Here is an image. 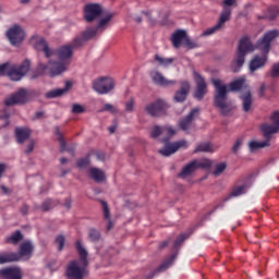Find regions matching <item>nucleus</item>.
I'll list each match as a JSON object with an SVG mask.
<instances>
[{
  "instance_id": "1",
  "label": "nucleus",
  "mask_w": 279,
  "mask_h": 279,
  "mask_svg": "<svg viewBox=\"0 0 279 279\" xmlns=\"http://www.w3.org/2000/svg\"><path fill=\"white\" fill-rule=\"evenodd\" d=\"M278 37V29L268 31L256 43L255 46L254 44H252L248 37H242L239 41L236 54L231 62V71L233 73H239V71L243 69V64H245V57L247 56V53H252L254 49H259V51H262V53H265V56L256 54L255 57H253L250 62V71L251 73H254L255 71H258V69H263V66L267 64V53H269L271 49V43Z\"/></svg>"
},
{
  "instance_id": "2",
  "label": "nucleus",
  "mask_w": 279,
  "mask_h": 279,
  "mask_svg": "<svg viewBox=\"0 0 279 279\" xmlns=\"http://www.w3.org/2000/svg\"><path fill=\"white\" fill-rule=\"evenodd\" d=\"M211 84L215 87L214 105L220 110L222 117H228L232 112V102L228 99V93H236L245 86V77L236 78L228 85L219 78H213Z\"/></svg>"
},
{
  "instance_id": "3",
  "label": "nucleus",
  "mask_w": 279,
  "mask_h": 279,
  "mask_svg": "<svg viewBox=\"0 0 279 279\" xmlns=\"http://www.w3.org/2000/svg\"><path fill=\"white\" fill-rule=\"evenodd\" d=\"M74 247L80 256V259L71 260L65 268V278L68 279H84L88 276L86 267H88V252L82 244V240H76Z\"/></svg>"
},
{
  "instance_id": "4",
  "label": "nucleus",
  "mask_w": 279,
  "mask_h": 279,
  "mask_svg": "<svg viewBox=\"0 0 279 279\" xmlns=\"http://www.w3.org/2000/svg\"><path fill=\"white\" fill-rule=\"evenodd\" d=\"M270 120L272 121V124H263L262 125V132H263L264 138H266V141L250 142L248 143L250 151L254 153V151H257V149H263V147H269V141H271V135L277 134V132H279V111H275L271 114Z\"/></svg>"
},
{
  "instance_id": "5",
  "label": "nucleus",
  "mask_w": 279,
  "mask_h": 279,
  "mask_svg": "<svg viewBox=\"0 0 279 279\" xmlns=\"http://www.w3.org/2000/svg\"><path fill=\"white\" fill-rule=\"evenodd\" d=\"M32 69V62L25 59L20 65H11L9 62L0 64V77H9L12 82H21Z\"/></svg>"
},
{
  "instance_id": "6",
  "label": "nucleus",
  "mask_w": 279,
  "mask_h": 279,
  "mask_svg": "<svg viewBox=\"0 0 279 279\" xmlns=\"http://www.w3.org/2000/svg\"><path fill=\"white\" fill-rule=\"evenodd\" d=\"M47 71L50 77H56L66 71V65L64 63L53 61H49L48 64L39 62L36 71L32 74L31 80H36L37 77H40V75L47 73Z\"/></svg>"
},
{
  "instance_id": "7",
  "label": "nucleus",
  "mask_w": 279,
  "mask_h": 279,
  "mask_svg": "<svg viewBox=\"0 0 279 279\" xmlns=\"http://www.w3.org/2000/svg\"><path fill=\"white\" fill-rule=\"evenodd\" d=\"M84 43H86V39H84L82 35L76 36L71 44L62 46L57 51H54V53L61 62H66L68 60H71L73 56V50L80 49V47H82Z\"/></svg>"
},
{
  "instance_id": "8",
  "label": "nucleus",
  "mask_w": 279,
  "mask_h": 279,
  "mask_svg": "<svg viewBox=\"0 0 279 279\" xmlns=\"http://www.w3.org/2000/svg\"><path fill=\"white\" fill-rule=\"evenodd\" d=\"M162 143L163 148L159 149L158 154L165 157L173 156V154H175L178 149H186L189 147V143L186 142V140L170 143L169 138H163Z\"/></svg>"
},
{
  "instance_id": "9",
  "label": "nucleus",
  "mask_w": 279,
  "mask_h": 279,
  "mask_svg": "<svg viewBox=\"0 0 279 279\" xmlns=\"http://www.w3.org/2000/svg\"><path fill=\"white\" fill-rule=\"evenodd\" d=\"M230 16H232V10L228 7H225L222 12L220 13V17L216 25L204 31L203 36H213L216 32H219L230 21Z\"/></svg>"
},
{
  "instance_id": "10",
  "label": "nucleus",
  "mask_w": 279,
  "mask_h": 279,
  "mask_svg": "<svg viewBox=\"0 0 279 279\" xmlns=\"http://www.w3.org/2000/svg\"><path fill=\"white\" fill-rule=\"evenodd\" d=\"M93 88L98 95H108L110 90H114V80L110 77H99L93 82Z\"/></svg>"
},
{
  "instance_id": "11",
  "label": "nucleus",
  "mask_w": 279,
  "mask_h": 279,
  "mask_svg": "<svg viewBox=\"0 0 279 279\" xmlns=\"http://www.w3.org/2000/svg\"><path fill=\"white\" fill-rule=\"evenodd\" d=\"M112 16H114V15L112 13H110L106 17L99 20L96 27L87 28L86 31H84L81 34V36L83 37L85 43L87 40H90V38H95V36H97V32H99V29H104V27H106V25H108L110 23V21H112Z\"/></svg>"
},
{
  "instance_id": "12",
  "label": "nucleus",
  "mask_w": 279,
  "mask_h": 279,
  "mask_svg": "<svg viewBox=\"0 0 279 279\" xmlns=\"http://www.w3.org/2000/svg\"><path fill=\"white\" fill-rule=\"evenodd\" d=\"M169 105L162 99H157L145 107L147 114L150 117H160L167 112Z\"/></svg>"
},
{
  "instance_id": "13",
  "label": "nucleus",
  "mask_w": 279,
  "mask_h": 279,
  "mask_svg": "<svg viewBox=\"0 0 279 279\" xmlns=\"http://www.w3.org/2000/svg\"><path fill=\"white\" fill-rule=\"evenodd\" d=\"M194 81L196 84V89L194 92V99H197L198 101H202L204 97L206 96V93H208V85L206 84V80L204 76H202L199 73L194 72Z\"/></svg>"
},
{
  "instance_id": "14",
  "label": "nucleus",
  "mask_w": 279,
  "mask_h": 279,
  "mask_svg": "<svg viewBox=\"0 0 279 279\" xmlns=\"http://www.w3.org/2000/svg\"><path fill=\"white\" fill-rule=\"evenodd\" d=\"M7 38L9 43L16 47V45H21L23 40H25V32L19 25H14L13 27L9 28L7 32Z\"/></svg>"
},
{
  "instance_id": "15",
  "label": "nucleus",
  "mask_w": 279,
  "mask_h": 279,
  "mask_svg": "<svg viewBox=\"0 0 279 279\" xmlns=\"http://www.w3.org/2000/svg\"><path fill=\"white\" fill-rule=\"evenodd\" d=\"M102 9L100 4L88 3L84 7V19L87 23H93L96 19L101 16Z\"/></svg>"
},
{
  "instance_id": "16",
  "label": "nucleus",
  "mask_w": 279,
  "mask_h": 279,
  "mask_svg": "<svg viewBox=\"0 0 279 279\" xmlns=\"http://www.w3.org/2000/svg\"><path fill=\"white\" fill-rule=\"evenodd\" d=\"M27 90L22 88L12 94L10 97L5 98L4 106H16L17 104H27Z\"/></svg>"
},
{
  "instance_id": "17",
  "label": "nucleus",
  "mask_w": 279,
  "mask_h": 279,
  "mask_svg": "<svg viewBox=\"0 0 279 279\" xmlns=\"http://www.w3.org/2000/svg\"><path fill=\"white\" fill-rule=\"evenodd\" d=\"M34 254V244L32 241L26 240L20 244L17 255V260H21L24 258V260H29L32 258V255Z\"/></svg>"
},
{
  "instance_id": "18",
  "label": "nucleus",
  "mask_w": 279,
  "mask_h": 279,
  "mask_svg": "<svg viewBox=\"0 0 279 279\" xmlns=\"http://www.w3.org/2000/svg\"><path fill=\"white\" fill-rule=\"evenodd\" d=\"M189 93H191V84L187 81H181L180 88L174 93V101L177 104H184L186 97H189Z\"/></svg>"
},
{
  "instance_id": "19",
  "label": "nucleus",
  "mask_w": 279,
  "mask_h": 279,
  "mask_svg": "<svg viewBox=\"0 0 279 279\" xmlns=\"http://www.w3.org/2000/svg\"><path fill=\"white\" fill-rule=\"evenodd\" d=\"M197 114H199V108L192 109L190 113L179 122L180 130H182L183 132H189Z\"/></svg>"
},
{
  "instance_id": "20",
  "label": "nucleus",
  "mask_w": 279,
  "mask_h": 279,
  "mask_svg": "<svg viewBox=\"0 0 279 279\" xmlns=\"http://www.w3.org/2000/svg\"><path fill=\"white\" fill-rule=\"evenodd\" d=\"M175 258H178V251H175L172 255H170L169 257H167L159 266L158 268L153 271L149 276L148 279L154 278V276H156L157 274H160L162 271H167L168 268H170L173 265V260H175Z\"/></svg>"
},
{
  "instance_id": "21",
  "label": "nucleus",
  "mask_w": 279,
  "mask_h": 279,
  "mask_svg": "<svg viewBox=\"0 0 279 279\" xmlns=\"http://www.w3.org/2000/svg\"><path fill=\"white\" fill-rule=\"evenodd\" d=\"M0 278L2 279H23L21 268L8 267L0 270Z\"/></svg>"
},
{
  "instance_id": "22",
  "label": "nucleus",
  "mask_w": 279,
  "mask_h": 279,
  "mask_svg": "<svg viewBox=\"0 0 279 279\" xmlns=\"http://www.w3.org/2000/svg\"><path fill=\"white\" fill-rule=\"evenodd\" d=\"M150 78L153 80L156 86H171L173 84H178L177 81H170L162 76V73L158 71L150 72Z\"/></svg>"
},
{
  "instance_id": "23",
  "label": "nucleus",
  "mask_w": 279,
  "mask_h": 279,
  "mask_svg": "<svg viewBox=\"0 0 279 279\" xmlns=\"http://www.w3.org/2000/svg\"><path fill=\"white\" fill-rule=\"evenodd\" d=\"M195 171H197V160H192L182 168L181 172L178 173V178L184 180L189 178V175H193Z\"/></svg>"
},
{
  "instance_id": "24",
  "label": "nucleus",
  "mask_w": 279,
  "mask_h": 279,
  "mask_svg": "<svg viewBox=\"0 0 279 279\" xmlns=\"http://www.w3.org/2000/svg\"><path fill=\"white\" fill-rule=\"evenodd\" d=\"M35 49H37V51H43V53H45L47 58H51V56H56V50H52L51 48H49V45L43 38L37 39L35 44Z\"/></svg>"
},
{
  "instance_id": "25",
  "label": "nucleus",
  "mask_w": 279,
  "mask_h": 279,
  "mask_svg": "<svg viewBox=\"0 0 279 279\" xmlns=\"http://www.w3.org/2000/svg\"><path fill=\"white\" fill-rule=\"evenodd\" d=\"M185 39H186V31L177 29L171 35L172 47H174V49H180V47L182 46V41Z\"/></svg>"
},
{
  "instance_id": "26",
  "label": "nucleus",
  "mask_w": 279,
  "mask_h": 279,
  "mask_svg": "<svg viewBox=\"0 0 279 279\" xmlns=\"http://www.w3.org/2000/svg\"><path fill=\"white\" fill-rule=\"evenodd\" d=\"M72 86H73V84L71 82L66 81L64 88L52 89V90L46 93L45 97H46V99H56L58 97H62V95H64V93H66Z\"/></svg>"
},
{
  "instance_id": "27",
  "label": "nucleus",
  "mask_w": 279,
  "mask_h": 279,
  "mask_svg": "<svg viewBox=\"0 0 279 279\" xmlns=\"http://www.w3.org/2000/svg\"><path fill=\"white\" fill-rule=\"evenodd\" d=\"M245 193H247V184L234 185L229 196L225 198V202L232 199V197H241V195H245Z\"/></svg>"
},
{
  "instance_id": "28",
  "label": "nucleus",
  "mask_w": 279,
  "mask_h": 279,
  "mask_svg": "<svg viewBox=\"0 0 279 279\" xmlns=\"http://www.w3.org/2000/svg\"><path fill=\"white\" fill-rule=\"evenodd\" d=\"M31 135H32V132L29 131V129H25V128L15 129V138L20 145L23 144L24 141H27V138H29Z\"/></svg>"
},
{
  "instance_id": "29",
  "label": "nucleus",
  "mask_w": 279,
  "mask_h": 279,
  "mask_svg": "<svg viewBox=\"0 0 279 279\" xmlns=\"http://www.w3.org/2000/svg\"><path fill=\"white\" fill-rule=\"evenodd\" d=\"M88 175L94 182H104L106 180V173L99 168H90Z\"/></svg>"
},
{
  "instance_id": "30",
  "label": "nucleus",
  "mask_w": 279,
  "mask_h": 279,
  "mask_svg": "<svg viewBox=\"0 0 279 279\" xmlns=\"http://www.w3.org/2000/svg\"><path fill=\"white\" fill-rule=\"evenodd\" d=\"M8 263H19V255L10 252L0 253V265H5Z\"/></svg>"
},
{
  "instance_id": "31",
  "label": "nucleus",
  "mask_w": 279,
  "mask_h": 279,
  "mask_svg": "<svg viewBox=\"0 0 279 279\" xmlns=\"http://www.w3.org/2000/svg\"><path fill=\"white\" fill-rule=\"evenodd\" d=\"M240 99L242 100V108L244 112H250L252 109V93L246 92L245 94H242L240 96Z\"/></svg>"
},
{
  "instance_id": "32",
  "label": "nucleus",
  "mask_w": 279,
  "mask_h": 279,
  "mask_svg": "<svg viewBox=\"0 0 279 279\" xmlns=\"http://www.w3.org/2000/svg\"><path fill=\"white\" fill-rule=\"evenodd\" d=\"M23 241V233L20 230L13 232L10 236H7L4 243H9L11 245H19Z\"/></svg>"
},
{
  "instance_id": "33",
  "label": "nucleus",
  "mask_w": 279,
  "mask_h": 279,
  "mask_svg": "<svg viewBox=\"0 0 279 279\" xmlns=\"http://www.w3.org/2000/svg\"><path fill=\"white\" fill-rule=\"evenodd\" d=\"M278 16L279 8L277 5H271L266 10L265 15L259 19H268V21H274L275 19H278Z\"/></svg>"
},
{
  "instance_id": "34",
  "label": "nucleus",
  "mask_w": 279,
  "mask_h": 279,
  "mask_svg": "<svg viewBox=\"0 0 279 279\" xmlns=\"http://www.w3.org/2000/svg\"><path fill=\"white\" fill-rule=\"evenodd\" d=\"M155 62H158L159 66H171L175 59L160 57V54H155Z\"/></svg>"
},
{
  "instance_id": "35",
  "label": "nucleus",
  "mask_w": 279,
  "mask_h": 279,
  "mask_svg": "<svg viewBox=\"0 0 279 279\" xmlns=\"http://www.w3.org/2000/svg\"><path fill=\"white\" fill-rule=\"evenodd\" d=\"M102 204V210H104V217L105 219H108L107 230L110 232L112 230V220H110V209L108 208L107 202H101Z\"/></svg>"
},
{
  "instance_id": "36",
  "label": "nucleus",
  "mask_w": 279,
  "mask_h": 279,
  "mask_svg": "<svg viewBox=\"0 0 279 279\" xmlns=\"http://www.w3.org/2000/svg\"><path fill=\"white\" fill-rule=\"evenodd\" d=\"M60 204L58 201H53L51 198L46 199L41 205V210L44 213H47L48 210H51V208H56Z\"/></svg>"
},
{
  "instance_id": "37",
  "label": "nucleus",
  "mask_w": 279,
  "mask_h": 279,
  "mask_svg": "<svg viewBox=\"0 0 279 279\" xmlns=\"http://www.w3.org/2000/svg\"><path fill=\"white\" fill-rule=\"evenodd\" d=\"M88 239L92 243L99 242V239H101V233L97 229H89L88 230Z\"/></svg>"
},
{
  "instance_id": "38",
  "label": "nucleus",
  "mask_w": 279,
  "mask_h": 279,
  "mask_svg": "<svg viewBox=\"0 0 279 279\" xmlns=\"http://www.w3.org/2000/svg\"><path fill=\"white\" fill-rule=\"evenodd\" d=\"M199 151H213V146L209 143H202L196 146L194 154H199Z\"/></svg>"
},
{
  "instance_id": "39",
  "label": "nucleus",
  "mask_w": 279,
  "mask_h": 279,
  "mask_svg": "<svg viewBox=\"0 0 279 279\" xmlns=\"http://www.w3.org/2000/svg\"><path fill=\"white\" fill-rule=\"evenodd\" d=\"M56 134H57V140L61 147V151H65L66 150V142L64 141L62 133H60V126H56Z\"/></svg>"
},
{
  "instance_id": "40",
  "label": "nucleus",
  "mask_w": 279,
  "mask_h": 279,
  "mask_svg": "<svg viewBox=\"0 0 279 279\" xmlns=\"http://www.w3.org/2000/svg\"><path fill=\"white\" fill-rule=\"evenodd\" d=\"M160 134H165V126L155 125L150 131L151 138H158Z\"/></svg>"
},
{
  "instance_id": "41",
  "label": "nucleus",
  "mask_w": 279,
  "mask_h": 279,
  "mask_svg": "<svg viewBox=\"0 0 279 279\" xmlns=\"http://www.w3.org/2000/svg\"><path fill=\"white\" fill-rule=\"evenodd\" d=\"M213 167V161L210 159H205L203 161L196 160V169H210Z\"/></svg>"
},
{
  "instance_id": "42",
  "label": "nucleus",
  "mask_w": 279,
  "mask_h": 279,
  "mask_svg": "<svg viewBox=\"0 0 279 279\" xmlns=\"http://www.w3.org/2000/svg\"><path fill=\"white\" fill-rule=\"evenodd\" d=\"M0 120L5 121L3 128H8L10 125V111L5 109L0 110Z\"/></svg>"
},
{
  "instance_id": "43",
  "label": "nucleus",
  "mask_w": 279,
  "mask_h": 279,
  "mask_svg": "<svg viewBox=\"0 0 279 279\" xmlns=\"http://www.w3.org/2000/svg\"><path fill=\"white\" fill-rule=\"evenodd\" d=\"M227 167H228V166L226 165V162L217 163V165L215 166L214 175H221V173H222L223 171H226V168H227Z\"/></svg>"
},
{
  "instance_id": "44",
  "label": "nucleus",
  "mask_w": 279,
  "mask_h": 279,
  "mask_svg": "<svg viewBox=\"0 0 279 279\" xmlns=\"http://www.w3.org/2000/svg\"><path fill=\"white\" fill-rule=\"evenodd\" d=\"M186 241V234H180L177 240L174 241L173 250H180V245Z\"/></svg>"
},
{
  "instance_id": "45",
  "label": "nucleus",
  "mask_w": 279,
  "mask_h": 279,
  "mask_svg": "<svg viewBox=\"0 0 279 279\" xmlns=\"http://www.w3.org/2000/svg\"><path fill=\"white\" fill-rule=\"evenodd\" d=\"M76 165L78 169H85V167H88V165H90V158L89 157L81 158L77 160Z\"/></svg>"
},
{
  "instance_id": "46",
  "label": "nucleus",
  "mask_w": 279,
  "mask_h": 279,
  "mask_svg": "<svg viewBox=\"0 0 279 279\" xmlns=\"http://www.w3.org/2000/svg\"><path fill=\"white\" fill-rule=\"evenodd\" d=\"M56 243L58 245V250L59 252H62V250H64V243H65V239H64V235H58L56 238Z\"/></svg>"
},
{
  "instance_id": "47",
  "label": "nucleus",
  "mask_w": 279,
  "mask_h": 279,
  "mask_svg": "<svg viewBox=\"0 0 279 279\" xmlns=\"http://www.w3.org/2000/svg\"><path fill=\"white\" fill-rule=\"evenodd\" d=\"M241 145H243V138H238L232 146L233 154H239V149H241Z\"/></svg>"
},
{
  "instance_id": "48",
  "label": "nucleus",
  "mask_w": 279,
  "mask_h": 279,
  "mask_svg": "<svg viewBox=\"0 0 279 279\" xmlns=\"http://www.w3.org/2000/svg\"><path fill=\"white\" fill-rule=\"evenodd\" d=\"M183 45L187 49H196V47H197V44H195V41H192L191 39H189V37H185Z\"/></svg>"
},
{
  "instance_id": "49",
  "label": "nucleus",
  "mask_w": 279,
  "mask_h": 279,
  "mask_svg": "<svg viewBox=\"0 0 279 279\" xmlns=\"http://www.w3.org/2000/svg\"><path fill=\"white\" fill-rule=\"evenodd\" d=\"M163 134H167L166 138H171V136H175V130L171 126H163Z\"/></svg>"
},
{
  "instance_id": "50",
  "label": "nucleus",
  "mask_w": 279,
  "mask_h": 279,
  "mask_svg": "<svg viewBox=\"0 0 279 279\" xmlns=\"http://www.w3.org/2000/svg\"><path fill=\"white\" fill-rule=\"evenodd\" d=\"M101 112H112L113 114H116L117 109L114 108V106H112L110 104H105L102 106Z\"/></svg>"
},
{
  "instance_id": "51",
  "label": "nucleus",
  "mask_w": 279,
  "mask_h": 279,
  "mask_svg": "<svg viewBox=\"0 0 279 279\" xmlns=\"http://www.w3.org/2000/svg\"><path fill=\"white\" fill-rule=\"evenodd\" d=\"M72 112L73 114H82V112H84V107H82V105H73L72 106Z\"/></svg>"
},
{
  "instance_id": "52",
  "label": "nucleus",
  "mask_w": 279,
  "mask_h": 279,
  "mask_svg": "<svg viewBox=\"0 0 279 279\" xmlns=\"http://www.w3.org/2000/svg\"><path fill=\"white\" fill-rule=\"evenodd\" d=\"M271 77H279V63H275L270 72Z\"/></svg>"
},
{
  "instance_id": "53",
  "label": "nucleus",
  "mask_w": 279,
  "mask_h": 279,
  "mask_svg": "<svg viewBox=\"0 0 279 279\" xmlns=\"http://www.w3.org/2000/svg\"><path fill=\"white\" fill-rule=\"evenodd\" d=\"M132 110H134V100L130 99L125 104V111L126 112H132Z\"/></svg>"
},
{
  "instance_id": "54",
  "label": "nucleus",
  "mask_w": 279,
  "mask_h": 279,
  "mask_svg": "<svg viewBox=\"0 0 279 279\" xmlns=\"http://www.w3.org/2000/svg\"><path fill=\"white\" fill-rule=\"evenodd\" d=\"M34 151V142H29L27 148L25 149V154H32Z\"/></svg>"
},
{
  "instance_id": "55",
  "label": "nucleus",
  "mask_w": 279,
  "mask_h": 279,
  "mask_svg": "<svg viewBox=\"0 0 279 279\" xmlns=\"http://www.w3.org/2000/svg\"><path fill=\"white\" fill-rule=\"evenodd\" d=\"M72 204H73V201H71V198H65L63 206H64V208L70 210Z\"/></svg>"
},
{
  "instance_id": "56",
  "label": "nucleus",
  "mask_w": 279,
  "mask_h": 279,
  "mask_svg": "<svg viewBox=\"0 0 279 279\" xmlns=\"http://www.w3.org/2000/svg\"><path fill=\"white\" fill-rule=\"evenodd\" d=\"M223 5L230 7L236 3V0H223Z\"/></svg>"
},
{
  "instance_id": "57",
  "label": "nucleus",
  "mask_w": 279,
  "mask_h": 279,
  "mask_svg": "<svg viewBox=\"0 0 279 279\" xmlns=\"http://www.w3.org/2000/svg\"><path fill=\"white\" fill-rule=\"evenodd\" d=\"M21 213H22L23 215H27V213H29V206L23 205V206L21 207Z\"/></svg>"
},
{
  "instance_id": "58",
  "label": "nucleus",
  "mask_w": 279,
  "mask_h": 279,
  "mask_svg": "<svg viewBox=\"0 0 279 279\" xmlns=\"http://www.w3.org/2000/svg\"><path fill=\"white\" fill-rule=\"evenodd\" d=\"M265 88H266V86H265V84H262L260 85V87H259V97H264L265 96Z\"/></svg>"
},
{
  "instance_id": "59",
  "label": "nucleus",
  "mask_w": 279,
  "mask_h": 279,
  "mask_svg": "<svg viewBox=\"0 0 279 279\" xmlns=\"http://www.w3.org/2000/svg\"><path fill=\"white\" fill-rule=\"evenodd\" d=\"M167 245H169V240H166V241L161 242L159 244V250H165V247H167Z\"/></svg>"
},
{
  "instance_id": "60",
  "label": "nucleus",
  "mask_w": 279,
  "mask_h": 279,
  "mask_svg": "<svg viewBox=\"0 0 279 279\" xmlns=\"http://www.w3.org/2000/svg\"><path fill=\"white\" fill-rule=\"evenodd\" d=\"M108 131L110 132V134H114V132H117V124L110 125L108 128Z\"/></svg>"
},
{
  "instance_id": "61",
  "label": "nucleus",
  "mask_w": 279,
  "mask_h": 279,
  "mask_svg": "<svg viewBox=\"0 0 279 279\" xmlns=\"http://www.w3.org/2000/svg\"><path fill=\"white\" fill-rule=\"evenodd\" d=\"M95 156L98 160H104V158H106V155H104V153H96Z\"/></svg>"
},
{
  "instance_id": "62",
  "label": "nucleus",
  "mask_w": 279,
  "mask_h": 279,
  "mask_svg": "<svg viewBox=\"0 0 279 279\" xmlns=\"http://www.w3.org/2000/svg\"><path fill=\"white\" fill-rule=\"evenodd\" d=\"M44 114H45V112H43V111H37V112L35 113V118H34V119H41V118L44 117Z\"/></svg>"
},
{
  "instance_id": "63",
  "label": "nucleus",
  "mask_w": 279,
  "mask_h": 279,
  "mask_svg": "<svg viewBox=\"0 0 279 279\" xmlns=\"http://www.w3.org/2000/svg\"><path fill=\"white\" fill-rule=\"evenodd\" d=\"M4 171H5V165L0 163V178H1V175H3Z\"/></svg>"
},
{
  "instance_id": "64",
  "label": "nucleus",
  "mask_w": 279,
  "mask_h": 279,
  "mask_svg": "<svg viewBox=\"0 0 279 279\" xmlns=\"http://www.w3.org/2000/svg\"><path fill=\"white\" fill-rule=\"evenodd\" d=\"M1 191H2V193H4L5 195H7V193H9L8 187L4 186V185H1Z\"/></svg>"
}]
</instances>
